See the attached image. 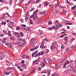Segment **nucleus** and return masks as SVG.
I'll use <instances>...</instances> for the list:
<instances>
[{
  "label": "nucleus",
  "instance_id": "60",
  "mask_svg": "<svg viewBox=\"0 0 76 76\" xmlns=\"http://www.w3.org/2000/svg\"><path fill=\"white\" fill-rule=\"evenodd\" d=\"M22 64H23L25 63V61L23 60L22 61Z\"/></svg>",
  "mask_w": 76,
  "mask_h": 76
},
{
  "label": "nucleus",
  "instance_id": "30",
  "mask_svg": "<svg viewBox=\"0 0 76 76\" xmlns=\"http://www.w3.org/2000/svg\"><path fill=\"white\" fill-rule=\"evenodd\" d=\"M34 14H33L32 15H31L30 16V19H31V18H34Z\"/></svg>",
  "mask_w": 76,
  "mask_h": 76
},
{
  "label": "nucleus",
  "instance_id": "43",
  "mask_svg": "<svg viewBox=\"0 0 76 76\" xmlns=\"http://www.w3.org/2000/svg\"><path fill=\"white\" fill-rule=\"evenodd\" d=\"M53 76H58V74L57 73H56L53 74Z\"/></svg>",
  "mask_w": 76,
  "mask_h": 76
},
{
  "label": "nucleus",
  "instance_id": "15",
  "mask_svg": "<svg viewBox=\"0 0 76 76\" xmlns=\"http://www.w3.org/2000/svg\"><path fill=\"white\" fill-rule=\"evenodd\" d=\"M40 15H43V14H44V15H45L46 14V12H45V11H43L40 12Z\"/></svg>",
  "mask_w": 76,
  "mask_h": 76
},
{
  "label": "nucleus",
  "instance_id": "31",
  "mask_svg": "<svg viewBox=\"0 0 76 76\" xmlns=\"http://www.w3.org/2000/svg\"><path fill=\"white\" fill-rule=\"evenodd\" d=\"M28 31H30V32H31V29L29 28H27V30Z\"/></svg>",
  "mask_w": 76,
  "mask_h": 76
},
{
  "label": "nucleus",
  "instance_id": "1",
  "mask_svg": "<svg viewBox=\"0 0 76 76\" xmlns=\"http://www.w3.org/2000/svg\"><path fill=\"white\" fill-rule=\"evenodd\" d=\"M69 69H71V70H74L75 68L73 65H69L68 67Z\"/></svg>",
  "mask_w": 76,
  "mask_h": 76
},
{
  "label": "nucleus",
  "instance_id": "57",
  "mask_svg": "<svg viewBox=\"0 0 76 76\" xmlns=\"http://www.w3.org/2000/svg\"><path fill=\"white\" fill-rule=\"evenodd\" d=\"M64 37V35H62L60 36V38H63V37Z\"/></svg>",
  "mask_w": 76,
  "mask_h": 76
},
{
  "label": "nucleus",
  "instance_id": "6",
  "mask_svg": "<svg viewBox=\"0 0 76 76\" xmlns=\"http://www.w3.org/2000/svg\"><path fill=\"white\" fill-rule=\"evenodd\" d=\"M40 66H41L42 68H43L45 66V63L44 62H42L40 63Z\"/></svg>",
  "mask_w": 76,
  "mask_h": 76
},
{
  "label": "nucleus",
  "instance_id": "25",
  "mask_svg": "<svg viewBox=\"0 0 76 76\" xmlns=\"http://www.w3.org/2000/svg\"><path fill=\"white\" fill-rule=\"evenodd\" d=\"M10 23L12 25H14V23L12 22L11 21H10Z\"/></svg>",
  "mask_w": 76,
  "mask_h": 76
},
{
  "label": "nucleus",
  "instance_id": "46",
  "mask_svg": "<svg viewBox=\"0 0 76 76\" xmlns=\"http://www.w3.org/2000/svg\"><path fill=\"white\" fill-rule=\"evenodd\" d=\"M51 24H52V22H51V21H50L48 23V25H51Z\"/></svg>",
  "mask_w": 76,
  "mask_h": 76
},
{
  "label": "nucleus",
  "instance_id": "53",
  "mask_svg": "<svg viewBox=\"0 0 76 76\" xmlns=\"http://www.w3.org/2000/svg\"><path fill=\"white\" fill-rule=\"evenodd\" d=\"M38 56H39V55H38V53L37 54L35 55L34 57L35 58H36Z\"/></svg>",
  "mask_w": 76,
  "mask_h": 76
},
{
  "label": "nucleus",
  "instance_id": "4",
  "mask_svg": "<svg viewBox=\"0 0 76 76\" xmlns=\"http://www.w3.org/2000/svg\"><path fill=\"white\" fill-rule=\"evenodd\" d=\"M56 26H54L52 27V29H54V30H57V28H58V25H56Z\"/></svg>",
  "mask_w": 76,
  "mask_h": 76
},
{
  "label": "nucleus",
  "instance_id": "18",
  "mask_svg": "<svg viewBox=\"0 0 76 76\" xmlns=\"http://www.w3.org/2000/svg\"><path fill=\"white\" fill-rule=\"evenodd\" d=\"M44 6H47L48 4H49V3L48 2H46L44 3Z\"/></svg>",
  "mask_w": 76,
  "mask_h": 76
},
{
  "label": "nucleus",
  "instance_id": "44",
  "mask_svg": "<svg viewBox=\"0 0 76 76\" xmlns=\"http://www.w3.org/2000/svg\"><path fill=\"white\" fill-rule=\"evenodd\" d=\"M37 12H38V10H37L35 11H34L33 12H34V13L35 14H36V13H37Z\"/></svg>",
  "mask_w": 76,
  "mask_h": 76
},
{
  "label": "nucleus",
  "instance_id": "59",
  "mask_svg": "<svg viewBox=\"0 0 76 76\" xmlns=\"http://www.w3.org/2000/svg\"><path fill=\"white\" fill-rule=\"evenodd\" d=\"M67 25H73L72 23H67Z\"/></svg>",
  "mask_w": 76,
  "mask_h": 76
},
{
  "label": "nucleus",
  "instance_id": "34",
  "mask_svg": "<svg viewBox=\"0 0 76 76\" xmlns=\"http://www.w3.org/2000/svg\"><path fill=\"white\" fill-rule=\"evenodd\" d=\"M7 70H11L12 69V67H8L6 69Z\"/></svg>",
  "mask_w": 76,
  "mask_h": 76
},
{
  "label": "nucleus",
  "instance_id": "33",
  "mask_svg": "<svg viewBox=\"0 0 76 76\" xmlns=\"http://www.w3.org/2000/svg\"><path fill=\"white\" fill-rule=\"evenodd\" d=\"M20 29V27L19 26H18L17 28H16V30L18 31Z\"/></svg>",
  "mask_w": 76,
  "mask_h": 76
},
{
  "label": "nucleus",
  "instance_id": "21",
  "mask_svg": "<svg viewBox=\"0 0 76 76\" xmlns=\"http://www.w3.org/2000/svg\"><path fill=\"white\" fill-rule=\"evenodd\" d=\"M6 38H3V43H6Z\"/></svg>",
  "mask_w": 76,
  "mask_h": 76
},
{
  "label": "nucleus",
  "instance_id": "13",
  "mask_svg": "<svg viewBox=\"0 0 76 76\" xmlns=\"http://www.w3.org/2000/svg\"><path fill=\"white\" fill-rule=\"evenodd\" d=\"M47 71L48 72V76H49L50 75V73H51V69H48Z\"/></svg>",
  "mask_w": 76,
  "mask_h": 76
},
{
  "label": "nucleus",
  "instance_id": "54",
  "mask_svg": "<svg viewBox=\"0 0 76 76\" xmlns=\"http://www.w3.org/2000/svg\"><path fill=\"white\" fill-rule=\"evenodd\" d=\"M20 67H22V66H17V68H18L19 69H20Z\"/></svg>",
  "mask_w": 76,
  "mask_h": 76
},
{
  "label": "nucleus",
  "instance_id": "37",
  "mask_svg": "<svg viewBox=\"0 0 76 76\" xmlns=\"http://www.w3.org/2000/svg\"><path fill=\"white\" fill-rule=\"evenodd\" d=\"M32 1H33V0H29L28 2V4H30Z\"/></svg>",
  "mask_w": 76,
  "mask_h": 76
},
{
  "label": "nucleus",
  "instance_id": "39",
  "mask_svg": "<svg viewBox=\"0 0 76 76\" xmlns=\"http://www.w3.org/2000/svg\"><path fill=\"white\" fill-rule=\"evenodd\" d=\"M64 48V45H62L61 47V49H63V48Z\"/></svg>",
  "mask_w": 76,
  "mask_h": 76
},
{
  "label": "nucleus",
  "instance_id": "24",
  "mask_svg": "<svg viewBox=\"0 0 76 76\" xmlns=\"http://www.w3.org/2000/svg\"><path fill=\"white\" fill-rule=\"evenodd\" d=\"M10 39L13 41H14V40H15V38H14L13 37H12V36H11V37H10Z\"/></svg>",
  "mask_w": 76,
  "mask_h": 76
},
{
  "label": "nucleus",
  "instance_id": "27",
  "mask_svg": "<svg viewBox=\"0 0 76 76\" xmlns=\"http://www.w3.org/2000/svg\"><path fill=\"white\" fill-rule=\"evenodd\" d=\"M66 65H67V64H66V63H65L63 65V68H65V67H66Z\"/></svg>",
  "mask_w": 76,
  "mask_h": 76
},
{
  "label": "nucleus",
  "instance_id": "41",
  "mask_svg": "<svg viewBox=\"0 0 76 76\" xmlns=\"http://www.w3.org/2000/svg\"><path fill=\"white\" fill-rule=\"evenodd\" d=\"M75 8H76V6H74L73 7H71V9L72 10L75 9Z\"/></svg>",
  "mask_w": 76,
  "mask_h": 76
},
{
  "label": "nucleus",
  "instance_id": "9",
  "mask_svg": "<svg viewBox=\"0 0 76 76\" xmlns=\"http://www.w3.org/2000/svg\"><path fill=\"white\" fill-rule=\"evenodd\" d=\"M53 48H54V49H56V46L55 45H52L50 46V49L51 50H52Z\"/></svg>",
  "mask_w": 76,
  "mask_h": 76
},
{
  "label": "nucleus",
  "instance_id": "55",
  "mask_svg": "<svg viewBox=\"0 0 76 76\" xmlns=\"http://www.w3.org/2000/svg\"><path fill=\"white\" fill-rule=\"evenodd\" d=\"M37 53H38V50H36V51L34 52V53L35 54H36Z\"/></svg>",
  "mask_w": 76,
  "mask_h": 76
},
{
  "label": "nucleus",
  "instance_id": "26",
  "mask_svg": "<svg viewBox=\"0 0 76 76\" xmlns=\"http://www.w3.org/2000/svg\"><path fill=\"white\" fill-rule=\"evenodd\" d=\"M7 34L8 35V36H10V37H12V34H10L9 32H8Z\"/></svg>",
  "mask_w": 76,
  "mask_h": 76
},
{
  "label": "nucleus",
  "instance_id": "38",
  "mask_svg": "<svg viewBox=\"0 0 76 76\" xmlns=\"http://www.w3.org/2000/svg\"><path fill=\"white\" fill-rule=\"evenodd\" d=\"M56 69H58V65L57 64L56 65Z\"/></svg>",
  "mask_w": 76,
  "mask_h": 76
},
{
  "label": "nucleus",
  "instance_id": "42",
  "mask_svg": "<svg viewBox=\"0 0 76 76\" xmlns=\"http://www.w3.org/2000/svg\"><path fill=\"white\" fill-rule=\"evenodd\" d=\"M3 32L4 34H6L7 33V31L5 30L3 31Z\"/></svg>",
  "mask_w": 76,
  "mask_h": 76
},
{
  "label": "nucleus",
  "instance_id": "62",
  "mask_svg": "<svg viewBox=\"0 0 76 76\" xmlns=\"http://www.w3.org/2000/svg\"><path fill=\"white\" fill-rule=\"evenodd\" d=\"M19 69L20 71H21V72H22V71H23V69H22V68H20Z\"/></svg>",
  "mask_w": 76,
  "mask_h": 76
},
{
  "label": "nucleus",
  "instance_id": "58",
  "mask_svg": "<svg viewBox=\"0 0 76 76\" xmlns=\"http://www.w3.org/2000/svg\"><path fill=\"white\" fill-rule=\"evenodd\" d=\"M59 7H61V8H65V7H61V5L59 6Z\"/></svg>",
  "mask_w": 76,
  "mask_h": 76
},
{
  "label": "nucleus",
  "instance_id": "28",
  "mask_svg": "<svg viewBox=\"0 0 76 76\" xmlns=\"http://www.w3.org/2000/svg\"><path fill=\"white\" fill-rule=\"evenodd\" d=\"M20 34L21 35V37H23L24 36V35L23 34V33H22V32H21L20 33Z\"/></svg>",
  "mask_w": 76,
  "mask_h": 76
},
{
  "label": "nucleus",
  "instance_id": "49",
  "mask_svg": "<svg viewBox=\"0 0 76 76\" xmlns=\"http://www.w3.org/2000/svg\"><path fill=\"white\" fill-rule=\"evenodd\" d=\"M44 61H45V63H47V61H46L45 58H44Z\"/></svg>",
  "mask_w": 76,
  "mask_h": 76
},
{
  "label": "nucleus",
  "instance_id": "64",
  "mask_svg": "<svg viewBox=\"0 0 76 76\" xmlns=\"http://www.w3.org/2000/svg\"><path fill=\"white\" fill-rule=\"evenodd\" d=\"M35 54L34 53H33L32 54V57H33V56H34V55Z\"/></svg>",
  "mask_w": 76,
  "mask_h": 76
},
{
  "label": "nucleus",
  "instance_id": "14",
  "mask_svg": "<svg viewBox=\"0 0 76 76\" xmlns=\"http://www.w3.org/2000/svg\"><path fill=\"white\" fill-rule=\"evenodd\" d=\"M5 56L4 55H2L0 56V59L1 60H2L4 58Z\"/></svg>",
  "mask_w": 76,
  "mask_h": 76
},
{
  "label": "nucleus",
  "instance_id": "29",
  "mask_svg": "<svg viewBox=\"0 0 76 76\" xmlns=\"http://www.w3.org/2000/svg\"><path fill=\"white\" fill-rule=\"evenodd\" d=\"M42 73H45V75H47V71H44L42 72Z\"/></svg>",
  "mask_w": 76,
  "mask_h": 76
},
{
  "label": "nucleus",
  "instance_id": "32",
  "mask_svg": "<svg viewBox=\"0 0 76 76\" xmlns=\"http://www.w3.org/2000/svg\"><path fill=\"white\" fill-rule=\"evenodd\" d=\"M30 23L31 25H32L33 23V21H32V20L31 19H30Z\"/></svg>",
  "mask_w": 76,
  "mask_h": 76
},
{
  "label": "nucleus",
  "instance_id": "23",
  "mask_svg": "<svg viewBox=\"0 0 76 76\" xmlns=\"http://www.w3.org/2000/svg\"><path fill=\"white\" fill-rule=\"evenodd\" d=\"M53 12L54 13H56V12H57V10L56 9H54L53 10Z\"/></svg>",
  "mask_w": 76,
  "mask_h": 76
},
{
  "label": "nucleus",
  "instance_id": "11",
  "mask_svg": "<svg viewBox=\"0 0 76 76\" xmlns=\"http://www.w3.org/2000/svg\"><path fill=\"white\" fill-rule=\"evenodd\" d=\"M38 47H39L38 46H37L36 47H35L34 48H33V49H31L30 50V51H34V50H35L38 48Z\"/></svg>",
  "mask_w": 76,
  "mask_h": 76
},
{
  "label": "nucleus",
  "instance_id": "7",
  "mask_svg": "<svg viewBox=\"0 0 76 76\" xmlns=\"http://www.w3.org/2000/svg\"><path fill=\"white\" fill-rule=\"evenodd\" d=\"M46 48V46H44V44L43 43L40 46V48H43V49L44 48Z\"/></svg>",
  "mask_w": 76,
  "mask_h": 76
},
{
  "label": "nucleus",
  "instance_id": "40",
  "mask_svg": "<svg viewBox=\"0 0 76 76\" xmlns=\"http://www.w3.org/2000/svg\"><path fill=\"white\" fill-rule=\"evenodd\" d=\"M16 35L18 38H19V37H20V34H17Z\"/></svg>",
  "mask_w": 76,
  "mask_h": 76
},
{
  "label": "nucleus",
  "instance_id": "56",
  "mask_svg": "<svg viewBox=\"0 0 76 76\" xmlns=\"http://www.w3.org/2000/svg\"><path fill=\"white\" fill-rule=\"evenodd\" d=\"M72 35L74 36H76V34L75 33H72Z\"/></svg>",
  "mask_w": 76,
  "mask_h": 76
},
{
  "label": "nucleus",
  "instance_id": "17",
  "mask_svg": "<svg viewBox=\"0 0 76 76\" xmlns=\"http://www.w3.org/2000/svg\"><path fill=\"white\" fill-rule=\"evenodd\" d=\"M29 12L28 11L27 13H26V16H25V17L29 16Z\"/></svg>",
  "mask_w": 76,
  "mask_h": 76
},
{
  "label": "nucleus",
  "instance_id": "22",
  "mask_svg": "<svg viewBox=\"0 0 76 76\" xmlns=\"http://www.w3.org/2000/svg\"><path fill=\"white\" fill-rule=\"evenodd\" d=\"M6 45H7V47H8L9 45L10 46V47H11V46H10V43H5Z\"/></svg>",
  "mask_w": 76,
  "mask_h": 76
},
{
  "label": "nucleus",
  "instance_id": "51",
  "mask_svg": "<svg viewBox=\"0 0 76 76\" xmlns=\"http://www.w3.org/2000/svg\"><path fill=\"white\" fill-rule=\"evenodd\" d=\"M65 40H66L67 41H68V39H67V37H66L64 38Z\"/></svg>",
  "mask_w": 76,
  "mask_h": 76
},
{
  "label": "nucleus",
  "instance_id": "12",
  "mask_svg": "<svg viewBox=\"0 0 76 76\" xmlns=\"http://www.w3.org/2000/svg\"><path fill=\"white\" fill-rule=\"evenodd\" d=\"M22 67L23 69H26V65L23 64L22 65Z\"/></svg>",
  "mask_w": 76,
  "mask_h": 76
},
{
  "label": "nucleus",
  "instance_id": "3",
  "mask_svg": "<svg viewBox=\"0 0 76 76\" xmlns=\"http://www.w3.org/2000/svg\"><path fill=\"white\" fill-rule=\"evenodd\" d=\"M40 57H39L37 59L35 60L34 61H33V64H35L36 65H37V64H38V59Z\"/></svg>",
  "mask_w": 76,
  "mask_h": 76
},
{
  "label": "nucleus",
  "instance_id": "47",
  "mask_svg": "<svg viewBox=\"0 0 76 76\" xmlns=\"http://www.w3.org/2000/svg\"><path fill=\"white\" fill-rule=\"evenodd\" d=\"M21 26L23 27H26V25L22 24L21 25Z\"/></svg>",
  "mask_w": 76,
  "mask_h": 76
},
{
  "label": "nucleus",
  "instance_id": "19",
  "mask_svg": "<svg viewBox=\"0 0 76 76\" xmlns=\"http://www.w3.org/2000/svg\"><path fill=\"white\" fill-rule=\"evenodd\" d=\"M43 33V31H42L41 30H39V34H42Z\"/></svg>",
  "mask_w": 76,
  "mask_h": 76
},
{
  "label": "nucleus",
  "instance_id": "61",
  "mask_svg": "<svg viewBox=\"0 0 76 76\" xmlns=\"http://www.w3.org/2000/svg\"><path fill=\"white\" fill-rule=\"evenodd\" d=\"M0 2H1V3H3L4 1H3V0H0Z\"/></svg>",
  "mask_w": 76,
  "mask_h": 76
},
{
  "label": "nucleus",
  "instance_id": "16",
  "mask_svg": "<svg viewBox=\"0 0 76 76\" xmlns=\"http://www.w3.org/2000/svg\"><path fill=\"white\" fill-rule=\"evenodd\" d=\"M18 47H20L22 46V43H21V42H18Z\"/></svg>",
  "mask_w": 76,
  "mask_h": 76
},
{
  "label": "nucleus",
  "instance_id": "48",
  "mask_svg": "<svg viewBox=\"0 0 76 76\" xmlns=\"http://www.w3.org/2000/svg\"><path fill=\"white\" fill-rule=\"evenodd\" d=\"M48 29H50V30H53V28L52 27H49L48 28Z\"/></svg>",
  "mask_w": 76,
  "mask_h": 76
},
{
  "label": "nucleus",
  "instance_id": "20",
  "mask_svg": "<svg viewBox=\"0 0 76 76\" xmlns=\"http://www.w3.org/2000/svg\"><path fill=\"white\" fill-rule=\"evenodd\" d=\"M1 24L2 25H6V23L4 21H2L1 22Z\"/></svg>",
  "mask_w": 76,
  "mask_h": 76
},
{
  "label": "nucleus",
  "instance_id": "35",
  "mask_svg": "<svg viewBox=\"0 0 76 76\" xmlns=\"http://www.w3.org/2000/svg\"><path fill=\"white\" fill-rule=\"evenodd\" d=\"M58 28L60 26V27H62L63 26V25L59 24L58 25Z\"/></svg>",
  "mask_w": 76,
  "mask_h": 76
},
{
  "label": "nucleus",
  "instance_id": "36",
  "mask_svg": "<svg viewBox=\"0 0 76 76\" xmlns=\"http://www.w3.org/2000/svg\"><path fill=\"white\" fill-rule=\"evenodd\" d=\"M65 63H66V64H69V61H66V62Z\"/></svg>",
  "mask_w": 76,
  "mask_h": 76
},
{
  "label": "nucleus",
  "instance_id": "63",
  "mask_svg": "<svg viewBox=\"0 0 76 76\" xmlns=\"http://www.w3.org/2000/svg\"><path fill=\"white\" fill-rule=\"evenodd\" d=\"M29 58V56H27L26 57V58L27 59L28 58Z\"/></svg>",
  "mask_w": 76,
  "mask_h": 76
},
{
  "label": "nucleus",
  "instance_id": "5",
  "mask_svg": "<svg viewBox=\"0 0 76 76\" xmlns=\"http://www.w3.org/2000/svg\"><path fill=\"white\" fill-rule=\"evenodd\" d=\"M35 41V39L33 38H32L30 40V42H31V45H33V44H34V42Z\"/></svg>",
  "mask_w": 76,
  "mask_h": 76
},
{
  "label": "nucleus",
  "instance_id": "45",
  "mask_svg": "<svg viewBox=\"0 0 76 76\" xmlns=\"http://www.w3.org/2000/svg\"><path fill=\"white\" fill-rule=\"evenodd\" d=\"M18 34V33H17V32H15L13 33V34H14L15 35H17Z\"/></svg>",
  "mask_w": 76,
  "mask_h": 76
},
{
  "label": "nucleus",
  "instance_id": "2",
  "mask_svg": "<svg viewBox=\"0 0 76 76\" xmlns=\"http://www.w3.org/2000/svg\"><path fill=\"white\" fill-rule=\"evenodd\" d=\"M37 14L33 13V15H34V18H33V20H37V19H38V16H37Z\"/></svg>",
  "mask_w": 76,
  "mask_h": 76
},
{
  "label": "nucleus",
  "instance_id": "10",
  "mask_svg": "<svg viewBox=\"0 0 76 76\" xmlns=\"http://www.w3.org/2000/svg\"><path fill=\"white\" fill-rule=\"evenodd\" d=\"M18 41H22V42H24V41H25V39L20 38L18 39Z\"/></svg>",
  "mask_w": 76,
  "mask_h": 76
},
{
  "label": "nucleus",
  "instance_id": "8",
  "mask_svg": "<svg viewBox=\"0 0 76 76\" xmlns=\"http://www.w3.org/2000/svg\"><path fill=\"white\" fill-rule=\"evenodd\" d=\"M41 53H39L38 54L39 56H43L44 55V52L43 51H41Z\"/></svg>",
  "mask_w": 76,
  "mask_h": 76
},
{
  "label": "nucleus",
  "instance_id": "50",
  "mask_svg": "<svg viewBox=\"0 0 76 76\" xmlns=\"http://www.w3.org/2000/svg\"><path fill=\"white\" fill-rule=\"evenodd\" d=\"M48 52H49V50H46V53H48Z\"/></svg>",
  "mask_w": 76,
  "mask_h": 76
},
{
  "label": "nucleus",
  "instance_id": "52",
  "mask_svg": "<svg viewBox=\"0 0 76 76\" xmlns=\"http://www.w3.org/2000/svg\"><path fill=\"white\" fill-rule=\"evenodd\" d=\"M20 21L21 22H22H22H23V20L22 19H20Z\"/></svg>",
  "mask_w": 76,
  "mask_h": 76
}]
</instances>
